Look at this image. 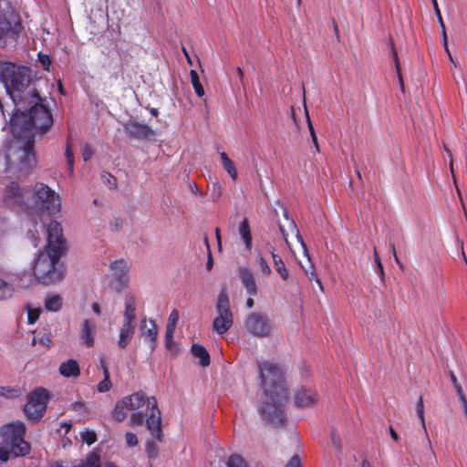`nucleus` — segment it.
Wrapping results in <instances>:
<instances>
[{
    "instance_id": "nucleus-1",
    "label": "nucleus",
    "mask_w": 467,
    "mask_h": 467,
    "mask_svg": "<svg viewBox=\"0 0 467 467\" xmlns=\"http://www.w3.org/2000/svg\"><path fill=\"white\" fill-rule=\"evenodd\" d=\"M0 81L16 106L24 100H28L31 106L28 111L16 109L11 117L10 128L14 139L0 150V171L26 175L36 165L35 134L46 133L53 124V118L44 99L35 89L24 94L30 82L28 67L0 62Z\"/></svg>"
},
{
    "instance_id": "nucleus-2",
    "label": "nucleus",
    "mask_w": 467,
    "mask_h": 467,
    "mask_svg": "<svg viewBox=\"0 0 467 467\" xmlns=\"http://www.w3.org/2000/svg\"><path fill=\"white\" fill-rule=\"evenodd\" d=\"M130 412L129 426L131 428L141 427L144 420L150 434L157 440H161V418L154 397H147L143 392H135L119 400L112 411L113 418L123 421Z\"/></svg>"
},
{
    "instance_id": "nucleus-3",
    "label": "nucleus",
    "mask_w": 467,
    "mask_h": 467,
    "mask_svg": "<svg viewBox=\"0 0 467 467\" xmlns=\"http://www.w3.org/2000/svg\"><path fill=\"white\" fill-rule=\"evenodd\" d=\"M259 371L266 399L261 413L270 424L280 426L285 420L282 402L287 399L282 373L276 365L268 361L259 364Z\"/></svg>"
},
{
    "instance_id": "nucleus-4",
    "label": "nucleus",
    "mask_w": 467,
    "mask_h": 467,
    "mask_svg": "<svg viewBox=\"0 0 467 467\" xmlns=\"http://www.w3.org/2000/svg\"><path fill=\"white\" fill-rule=\"evenodd\" d=\"M50 231L49 245H45L44 250L37 253L31 265L36 281L43 285L55 284L61 280L64 275L59 261L66 250V243L57 242L60 236L57 224H53Z\"/></svg>"
},
{
    "instance_id": "nucleus-5",
    "label": "nucleus",
    "mask_w": 467,
    "mask_h": 467,
    "mask_svg": "<svg viewBox=\"0 0 467 467\" xmlns=\"http://www.w3.org/2000/svg\"><path fill=\"white\" fill-rule=\"evenodd\" d=\"M0 433L3 438L0 446L1 462H7L11 458L29 453L30 445L24 439L26 427L22 421L16 420L3 425Z\"/></svg>"
},
{
    "instance_id": "nucleus-6",
    "label": "nucleus",
    "mask_w": 467,
    "mask_h": 467,
    "mask_svg": "<svg viewBox=\"0 0 467 467\" xmlns=\"http://www.w3.org/2000/svg\"><path fill=\"white\" fill-rule=\"evenodd\" d=\"M26 208L32 214L57 213L61 208L59 194L47 185L37 182L26 198Z\"/></svg>"
},
{
    "instance_id": "nucleus-7",
    "label": "nucleus",
    "mask_w": 467,
    "mask_h": 467,
    "mask_svg": "<svg viewBox=\"0 0 467 467\" xmlns=\"http://www.w3.org/2000/svg\"><path fill=\"white\" fill-rule=\"evenodd\" d=\"M53 224H57L60 230V236L57 242L66 243L62 226L58 222L50 220L48 223H46L42 214H30L26 223V237L34 247H37L44 241L47 242L46 245H49V241H51L50 229Z\"/></svg>"
},
{
    "instance_id": "nucleus-8",
    "label": "nucleus",
    "mask_w": 467,
    "mask_h": 467,
    "mask_svg": "<svg viewBox=\"0 0 467 467\" xmlns=\"http://www.w3.org/2000/svg\"><path fill=\"white\" fill-rule=\"evenodd\" d=\"M215 309L216 317L213 321V330L218 335H223L234 324V316L231 310L230 299L224 289L218 295Z\"/></svg>"
},
{
    "instance_id": "nucleus-9",
    "label": "nucleus",
    "mask_w": 467,
    "mask_h": 467,
    "mask_svg": "<svg viewBox=\"0 0 467 467\" xmlns=\"http://www.w3.org/2000/svg\"><path fill=\"white\" fill-rule=\"evenodd\" d=\"M244 329L255 337L265 338L272 335L274 322L267 315L253 312L245 318Z\"/></svg>"
},
{
    "instance_id": "nucleus-10",
    "label": "nucleus",
    "mask_w": 467,
    "mask_h": 467,
    "mask_svg": "<svg viewBox=\"0 0 467 467\" xmlns=\"http://www.w3.org/2000/svg\"><path fill=\"white\" fill-rule=\"evenodd\" d=\"M47 399L48 394L46 389L40 388L33 391L24 407L26 417L30 420L41 418L46 411Z\"/></svg>"
},
{
    "instance_id": "nucleus-11",
    "label": "nucleus",
    "mask_w": 467,
    "mask_h": 467,
    "mask_svg": "<svg viewBox=\"0 0 467 467\" xmlns=\"http://www.w3.org/2000/svg\"><path fill=\"white\" fill-rule=\"evenodd\" d=\"M27 194L16 182H11L4 190L3 202L11 209L25 210Z\"/></svg>"
},
{
    "instance_id": "nucleus-12",
    "label": "nucleus",
    "mask_w": 467,
    "mask_h": 467,
    "mask_svg": "<svg viewBox=\"0 0 467 467\" xmlns=\"http://www.w3.org/2000/svg\"><path fill=\"white\" fill-rule=\"evenodd\" d=\"M158 327L156 322L151 318L140 320V336L146 342L151 351H153L158 345Z\"/></svg>"
},
{
    "instance_id": "nucleus-13",
    "label": "nucleus",
    "mask_w": 467,
    "mask_h": 467,
    "mask_svg": "<svg viewBox=\"0 0 467 467\" xmlns=\"http://www.w3.org/2000/svg\"><path fill=\"white\" fill-rule=\"evenodd\" d=\"M20 21L11 16L10 19H0V38L16 39L22 31Z\"/></svg>"
},
{
    "instance_id": "nucleus-14",
    "label": "nucleus",
    "mask_w": 467,
    "mask_h": 467,
    "mask_svg": "<svg viewBox=\"0 0 467 467\" xmlns=\"http://www.w3.org/2000/svg\"><path fill=\"white\" fill-rule=\"evenodd\" d=\"M238 275L247 295L250 296H256L258 293V287L254 271L250 267L243 266L239 268Z\"/></svg>"
},
{
    "instance_id": "nucleus-15",
    "label": "nucleus",
    "mask_w": 467,
    "mask_h": 467,
    "mask_svg": "<svg viewBox=\"0 0 467 467\" xmlns=\"http://www.w3.org/2000/svg\"><path fill=\"white\" fill-rule=\"evenodd\" d=\"M136 330V322L122 320L119 330L117 345L119 348L125 349L131 342Z\"/></svg>"
},
{
    "instance_id": "nucleus-16",
    "label": "nucleus",
    "mask_w": 467,
    "mask_h": 467,
    "mask_svg": "<svg viewBox=\"0 0 467 467\" xmlns=\"http://www.w3.org/2000/svg\"><path fill=\"white\" fill-rule=\"evenodd\" d=\"M97 332V325L95 321L86 318L83 320L79 331L80 343L88 348H91L95 344V335Z\"/></svg>"
},
{
    "instance_id": "nucleus-17",
    "label": "nucleus",
    "mask_w": 467,
    "mask_h": 467,
    "mask_svg": "<svg viewBox=\"0 0 467 467\" xmlns=\"http://www.w3.org/2000/svg\"><path fill=\"white\" fill-rule=\"evenodd\" d=\"M137 305L138 300L134 294L127 293L124 296L123 301V318L124 321L136 322L137 319Z\"/></svg>"
},
{
    "instance_id": "nucleus-18",
    "label": "nucleus",
    "mask_w": 467,
    "mask_h": 467,
    "mask_svg": "<svg viewBox=\"0 0 467 467\" xmlns=\"http://www.w3.org/2000/svg\"><path fill=\"white\" fill-rule=\"evenodd\" d=\"M124 128L129 135L138 139H146L152 133L148 125L136 120L127 122Z\"/></svg>"
},
{
    "instance_id": "nucleus-19",
    "label": "nucleus",
    "mask_w": 467,
    "mask_h": 467,
    "mask_svg": "<svg viewBox=\"0 0 467 467\" xmlns=\"http://www.w3.org/2000/svg\"><path fill=\"white\" fill-rule=\"evenodd\" d=\"M316 392L311 389L302 388L296 392L295 402L300 408H308L316 402Z\"/></svg>"
},
{
    "instance_id": "nucleus-20",
    "label": "nucleus",
    "mask_w": 467,
    "mask_h": 467,
    "mask_svg": "<svg viewBox=\"0 0 467 467\" xmlns=\"http://www.w3.org/2000/svg\"><path fill=\"white\" fill-rule=\"evenodd\" d=\"M284 216H285V218L286 220V223H287V230L285 229L284 225H280V231H281L282 234H283L284 240L285 241L287 245H289V242H288L289 234H291L295 235V237L300 243V245L302 246L304 252L306 253V246H305V244L303 243V240H302V238H301V236L299 234V231H298L295 222L288 217V214H287L286 211L285 212Z\"/></svg>"
},
{
    "instance_id": "nucleus-21",
    "label": "nucleus",
    "mask_w": 467,
    "mask_h": 467,
    "mask_svg": "<svg viewBox=\"0 0 467 467\" xmlns=\"http://www.w3.org/2000/svg\"><path fill=\"white\" fill-rule=\"evenodd\" d=\"M59 374L64 378H78L80 375L78 362L75 359H67L62 362L58 368Z\"/></svg>"
},
{
    "instance_id": "nucleus-22",
    "label": "nucleus",
    "mask_w": 467,
    "mask_h": 467,
    "mask_svg": "<svg viewBox=\"0 0 467 467\" xmlns=\"http://www.w3.org/2000/svg\"><path fill=\"white\" fill-rule=\"evenodd\" d=\"M110 269L114 275L123 283L124 285H127L129 283V278L127 274L130 270L129 263L125 260H116L110 265Z\"/></svg>"
},
{
    "instance_id": "nucleus-23",
    "label": "nucleus",
    "mask_w": 467,
    "mask_h": 467,
    "mask_svg": "<svg viewBox=\"0 0 467 467\" xmlns=\"http://www.w3.org/2000/svg\"><path fill=\"white\" fill-rule=\"evenodd\" d=\"M239 235L241 240L243 241L245 250L247 252H251L253 244H252V234L249 226L248 220L244 218L239 225Z\"/></svg>"
},
{
    "instance_id": "nucleus-24",
    "label": "nucleus",
    "mask_w": 467,
    "mask_h": 467,
    "mask_svg": "<svg viewBox=\"0 0 467 467\" xmlns=\"http://www.w3.org/2000/svg\"><path fill=\"white\" fill-rule=\"evenodd\" d=\"M62 297L57 294H48L45 298V307L48 311L57 312L62 306Z\"/></svg>"
},
{
    "instance_id": "nucleus-25",
    "label": "nucleus",
    "mask_w": 467,
    "mask_h": 467,
    "mask_svg": "<svg viewBox=\"0 0 467 467\" xmlns=\"http://www.w3.org/2000/svg\"><path fill=\"white\" fill-rule=\"evenodd\" d=\"M192 355L200 359V364L203 367L210 363V356L207 350L201 345L194 344L192 347Z\"/></svg>"
},
{
    "instance_id": "nucleus-26",
    "label": "nucleus",
    "mask_w": 467,
    "mask_h": 467,
    "mask_svg": "<svg viewBox=\"0 0 467 467\" xmlns=\"http://www.w3.org/2000/svg\"><path fill=\"white\" fill-rule=\"evenodd\" d=\"M220 158L222 161V165L225 171L230 175V177L235 181L237 179V171L234 164V162L231 161V159L228 157V155L223 151L220 153Z\"/></svg>"
},
{
    "instance_id": "nucleus-27",
    "label": "nucleus",
    "mask_w": 467,
    "mask_h": 467,
    "mask_svg": "<svg viewBox=\"0 0 467 467\" xmlns=\"http://www.w3.org/2000/svg\"><path fill=\"white\" fill-rule=\"evenodd\" d=\"M271 254H272L275 271L281 275L282 279L287 280L288 271H287L282 258L275 253L274 248H272V250H271Z\"/></svg>"
},
{
    "instance_id": "nucleus-28",
    "label": "nucleus",
    "mask_w": 467,
    "mask_h": 467,
    "mask_svg": "<svg viewBox=\"0 0 467 467\" xmlns=\"http://www.w3.org/2000/svg\"><path fill=\"white\" fill-rule=\"evenodd\" d=\"M15 292L16 288L14 285L0 277V301L12 298Z\"/></svg>"
},
{
    "instance_id": "nucleus-29",
    "label": "nucleus",
    "mask_w": 467,
    "mask_h": 467,
    "mask_svg": "<svg viewBox=\"0 0 467 467\" xmlns=\"http://www.w3.org/2000/svg\"><path fill=\"white\" fill-rule=\"evenodd\" d=\"M25 308L27 313L28 324H30V325L35 324L42 312V308L40 306H35L33 304H26Z\"/></svg>"
},
{
    "instance_id": "nucleus-30",
    "label": "nucleus",
    "mask_w": 467,
    "mask_h": 467,
    "mask_svg": "<svg viewBox=\"0 0 467 467\" xmlns=\"http://www.w3.org/2000/svg\"><path fill=\"white\" fill-rule=\"evenodd\" d=\"M191 81L196 95L200 98L204 96V89L202 83L200 82L199 76L195 70L190 72Z\"/></svg>"
},
{
    "instance_id": "nucleus-31",
    "label": "nucleus",
    "mask_w": 467,
    "mask_h": 467,
    "mask_svg": "<svg viewBox=\"0 0 467 467\" xmlns=\"http://www.w3.org/2000/svg\"><path fill=\"white\" fill-rule=\"evenodd\" d=\"M75 467H101L99 455L97 452H91L84 462Z\"/></svg>"
},
{
    "instance_id": "nucleus-32",
    "label": "nucleus",
    "mask_w": 467,
    "mask_h": 467,
    "mask_svg": "<svg viewBox=\"0 0 467 467\" xmlns=\"http://www.w3.org/2000/svg\"><path fill=\"white\" fill-rule=\"evenodd\" d=\"M256 261L258 265V269L262 275L268 276L272 273V270L267 261L263 257L261 254H257Z\"/></svg>"
},
{
    "instance_id": "nucleus-33",
    "label": "nucleus",
    "mask_w": 467,
    "mask_h": 467,
    "mask_svg": "<svg viewBox=\"0 0 467 467\" xmlns=\"http://www.w3.org/2000/svg\"><path fill=\"white\" fill-rule=\"evenodd\" d=\"M103 376V379L97 386V389L100 393L108 392L112 388V383L109 379V371L105 370V375Z\"/></svg>"
},
{
    "instance_id": "nucleus-34",
    "label": "nucleus",
    "mask_w": 467,
    "mask_h": 467,
    "mask_svg": "<svg viewBox=\"0 0 467 467\" xmlns=\"http://www.w3.org/2000/svg\"><path fill=\"white\" fill-rule=\"evenodd\" d=\"M65 157L67 164V170L69 173L72 174L74 171V154L68 142L66 146Z\"/></svg>"
},
{
    "instance_id": "nucleus-35",
    "label": "nucleus",
    "mask_w": 467,
    "mask_h": 467,
    "mask_svg": "<svg viewBox=\"0 0 467 467\" xmlns=\"http://www.w3.org/2000/svg\"><path fill=\"white\" fill-rule=\"evenodd\" d=\"M416 413L419 417V420L420 421L423 431L426 432V426H425V420H424V406H423V400H422L421 397H420V399L418 400V402L416 405Z\"/></svg>"
},
{
    "instance_id": "nucleus-36",
    "label": "nucleus",
    "mask_w": 467,
    "mask_h": 467,
    "mask_svg": "<svg viewBox=\"0 0 467 467\" xmlns=\"http://www.w3.org/2000/svg\"><path fill=\"white\" fill-rule=\"evenodd\" d=\"M80 437L83 442H86L88 445H91L97 440L96 433L90 430H85L80 432Z\"/></svg>"
},
{
    "instance_id": "nucleus-37",
    "label": "nucleus",
    "mask_w": 467,
    "mask_h": 467,
    "mask_svg": "<svg viewBox=\"0 0 467 467\" xmlns=\"http://www.w3.org/2000/svg\"><path fill=\"white\" fill-rule=\"evenodd\" d=\"M176 328L167 327L165 331V346L169 350H172L174 347L173 337Z\"/></svg>"
},
{
    "instance_id": "nucleus-38",
    "label": "nucleus",
    "mask_w": 467,
    "mask_h": 467,
    "mask_svg": "<svg viewBox=\"0 0 467 467\" xmlns=\"http://www.w3.org/2000/svg\"><path fill=\"white\" fill-rule=\"evenodd\" d=\"M227 467H247L244 459L238 455H232L227 462Z\"/></svg>"
},
{
    "instance_id": "nucleus-39",
    "label": "nucleus",
    "mask_w": 467,
    "mask_h": 467,
    "mask_svg": "<svg viewBox=\"0 0 467 467\" xmlns=\"http://www.w3.org/2000/svg\"><path fill=\"white\" fill-rule=\"evenodd\" d=\"M179 317H180L179 311L177 309H173L170 313V316L168 317V322H167V326L166 327H171V328H176Z\"/></svg>"
},
{
    "instance_id": "nucleus-40",
    "label": "nucleus",
    "mask_w": 467,
    "mask_h": 467,
    "mask_svg": "<svg viewBox=\"0 0 467 467\" xmlns=\"http://www.w3.org/2000/svg\"><path fill=\"white\" fill-rule=\"evenodd\" d=\"M393 57H394V62H395V67H396L397 76H398V79H399V84H400L401 91L403 92L404 91V83H403V78H402V76L400 73V61H399L398 56L395 51H393Z\"/></svg>"
},
{
    "instance_id": "nucleus-41",
    "label": "nucleus",
    "mask_w": 467,
    "mask_h": 467,
    "mask_svg": "<svg viewBox=\"0 0 467 467\" xmlns=\"http://www.w3.org/2000/svg\"><path fill=\"white\" fill-rule=\"evenodd\" d=\"M138 437L130 431L125 433V442L128 447H134L138 444Z\"/></svg>"
},
{
    "instance_id": "nucleus-42",
    "label": "nucleus",
    "mask_w": 467,
    "mask_h": 467,
    "mask_svg": "<svg viewBox=\"0 0 467 467\" xmlns=\"http://www.w3.org/2000/svg\"><path fill=\"white\" fill-rule=\"evenodd\" d=\"M38 61L40 62L45 70H49V67L51 66V58L48 55L39 53Z\"/></svg>"
},
{
    "instance_id": "nucleus-43",
    "label": "nucleus",
    "mask_w": 467,
    "mask_h": 467,
    "mask_svg": "<svg viewBox=\"0 0 467 467\" xmlns=\"http://www.w3.org/2000/svg\"><path fill=\"white\" fill-rule=\"evenodd\" d=\"M374 260H375V271L380 275V276H383L384 275V269H383V266L381 265V262H380V259H379V256L378 254V252L376 249H374Z\"/></svg>"
},
{
    "instance_id": "nucleus-44",
    "label": "nucleus",
    "mask_w": 467,
    "mask_h": 467,
    "mask_svg": "<svg viewBox=\"0 0 467 467\" xmlns=\"http://www.w3.org/2000/svg\"><path fill=\"white\" fill-rule=\"evenodd\" d=\"M36 342H38L39 344L43 345V346H47V347H49L51 346L52 344V340L50 338V337L48 335H43L42 337H40L39 338H36V337L33 338V345H36Z\"/></svg>"
},
{
    "instance_id": "nucleus-45",
    "label": "nucleus",
    "mask_w": 467,
    "mask_h": 467,
    "mask_svg": "<svg viewBox=\"0 0 467 467\" xmlns=\"http://www.w3.org/2000/svg\"><path fill=\"white\" fill-rule=\"evenodd\" d=\"M16 390L7 387H0V396L5 398H15L16 396Z\"/></svg>"
},
{
    "instance_id": "nucleus-46",
    "label": "nucleus",
    "mask_w": 467,
    "mask_h": 467,
    "mask_svg": "<svg viewBox=\"0 0 467 467\" xmlns=\"http://www.w3.org/2000/svg\"><path fill=\"white\" fill-rule=\"evenodd\" d=\"M306 119H307V126H308V129H309V131H310V134H311V138H312L313 143H314L316 149L318 150L317 138L315 130L313 128V125H312V123L310 121V119H309V116H308L307 113H306Z\"/></svg>"
},
{
    "instance_id": "nucleus-47",
    "label": "nucleus",
    "mask_w": 467,
    "mask_h": 467,
    "mask_svg": "<svg viewBox=\"0 0 467 467\" xmlns=\"http://www.w3.org/2000/svg\"><path fill=\"white\" fill-rule=\"evenodd\" d=\"M222 194V188L218 182L213 184V200L217 201Z\"/></svg>"
},
{
    "instance_id": "nucleus-48",
    "label": "nucleus",
    "mask_w": 467,
    "mask_h": 467,
    "mask_svg": "<svg viewBox=\"0 0 467 467\" xmlns=\"http://www.w3.org/2000/svg\"><path fill=\"white\" fill-rule=\"evenodd\" d=\"M93 155V150L90 146L86 145L82 149V158L85 161H88Z\"/></svg>"
},
{
    "instance_id": "nucleus-49",
    "label": "nucleus",
    "mask_w": 467,
    "mask_h": 467,
    "mask_svg": "<svg viewBox=\"0 0 467 467\" xmlns=\"http://www.w3.org/2000/svg\"><path fill=\"white\" fill-rule=\"evenodd\" d=\"M285 467H301V461L297 455H294Z\"/></svg>"
},
{
    "instance_id": "nucleus-50",
    "label": "nucleus",
    "mask_w": 467,
    "mask_h": 467,
    "mask_svg": "<svg viewBox=\"0 0 467 467\" xmlns=\"http://www.w3.org/2000/svg\"><path fill=\"white\" fill-rule=\"evenodd\" d=\"M305 269V272L306 274H309L311 275V277H315L317 283L319 285V286L321 287V282L320 280L317 278L315 271H314V267L312 265H309V269H306V268H304Z\"/></svg>"
},
{
    "instance_id": "nucleus-51",
    "label": "nucleus",
    "mask_w": 467,
    "mask_h": 467,
    "mask_svg": "<svg viewBox=\"0 0 467 467\" xmlns=\"http://www.w3.org/2000/svg\"><path fill=\"white\" fill-rule=\"evenodd\" d=\"M389 247H390V251H391V253L393 254L395 262L398 264V265L400 267H402V264L400 263V259H399V257H398V255L396 254L394 244L390 243Z\"/></svg>"
},
{
    "instance_id": "nucleus-52",
    "label": "nucleus",
    "mask_w": 467,
    "mask_h": 467,
    "mask_svg": "<svg viewBox=\"0 0 467 467\" xmlns=\"http://www.w3.org/2000/svg\"><path fill=\"white\" fill-rule=\"evenodd\" d=\"M434 9H435V13H436V15L438 16V20H439V24H440L441 27L444 28L445 26H444V23H443V20H442V17H441V11H440L439 7L436 6V8H434Z\"/></svg>"
},
{
    "instance_id": "nucleus-53",
    "label": "nucleus",
    "mask_w": 467,
    "mask_h": 467,
    "mask_svg": "<svg viewBox=\"0 0 467 467\" xmlns=\"http://www.w3.org/2000/svg\"><path fill=\"white\" fill-rule=\"evenodd\" d=\"M146 450L150 457H154L156 455V450L153 445L148 444Z\"/></svg>"
},
{
    "instance_id": "nucleus-54",
    "label": "nucleus",
    "mask_w": 467,
    "mask_h": 467,
    "mask_svg": "<svg viewBox=\"0 0 467 467\" xmlns=\"http://www.w3.org/2000/svg\"><path fill=\"white\" fill-rule=\"evenodd\" d=\"M92 310H93V312L96 315L99 316L101 314V306H100V305L99 303H93L92 304Z\"/></svg>"
},
{
    "instance_id": "nucleus-55",
    "label": "nucleus",
    "mask_w": 467,
    "mask_h": 467,
    "mask_svg": "<svg viewBox=\"0 0 467 467\" xmlns=\"http://www.w3.org/2000/svg\"><path fill=\"white\" fill-rule=\"evenodd\" d=\"M213 265V258H212V255H211V253H209V256H208V260L206 262V268L208 270H211L212 267Z\"/></svg>"
},
{
    "instance_id": "nucleus-56",
    "label": "nucleus",
    "mask_w": 467,
    "mask_h": 467,
    "mask_svg": "<svg viewBox=\"0 0 467 467\" xmlns=\"http://www.w3.org/2000/svg\"><path fill=\"white\" fill-rule=\"evenodd\" d=\"M441 35H442V44H443V46H446V43H448V38H447V33H446L445 27L441 28Z\"/></svg>"
},
{
    "instance_id": "nucleus-57",
    "label": "nucleus",
    "mask_w": 467,
    "mask_h": 467,
    "mask_svg": "<svg viewBox=\"0 0 467 467\" xmlns=\"http://www.w3.org/2000/svg\"><path fill=\"white\" fill-rule=\"evenodd\" d=\"M99 364H100V368H101V369L103 371V375H105V369H106V371H109V368L107 366V363H106L105 359H101Z\"/></svg>"
},
{
    "instance_id": "nucleus-58",
    "label": "nucleus",
    "mask_w": 467,
    "mask_h": 467,
    "mask_svg": "<svg viewBox=\"0 0 467 467\" xmlns=\"http://www.w3.org/2000/svg\"><path fill=\"white\" fill-rule=\"evenodd\" d=\"M389 434L394 441L398 440V434L396 433L392 427H389Z\"/></svg>"
},
{
    "instance_id": "nucleus-59",
    "label": "nucleus",
    "mask_w": 467,
    "mask_h": 467,
    "mask_svg": "<svg viewBox=\"0 0 467 467\" xmlns=\"http://www.w3.org/2000/svg\"><path fill=\"white\" fill-rule=\"evenodd\" d=\"M459 399L462 402V405L467 404V400L463 393H460Z\"/></svg>"
},
{
    "instance_id": "nucleus-60",
    "label": "nucleus",
    "mask_w": 467,
    "mask_h": 467,
    "mask_svg": "<svg viewBox=\"0 0 467 467\" xmlns=\"http://www.w3.org/2000/svg\"><path fill=\"white\" fill-rule=\"evenodd\" d=\"M246 306H247L248 308H252L254 306V299L249 297L246 300Z\"/></svg>"
},
{
    "instance_id": "nucleus-61",
    "label": "nucleus",
    "mask_w": 467,
    "mask_h": 467,
    "mask_svg": "<svg viewBox=\"0 0 467 467\" xmlns=\"http://www.w3.org/2000/svg\"><path fill=\"white\" fill-rule=\"evenodd\" d=\"M61 426L66 429V432H67L71 427L70 423H68L67 421L62 422Z\"/></svg>"
},
{
    "instance_id": "nucleus-62",
    "label": "nucleus",
    "mask_w": 467,
    "mask_h": 467,
    "mask_svg": "<svg viewBox=\"0 0 467 467\" xmlns=\"http://www.w3.org/2000/svg\"><path fill=\"white\" fill-rule=\"evenodd\" d=\"M236 72H237V75H238L239 78L242 79L243 77H244V72H243L242 68L241 67H237Z\"/></svg>"
},
{
    "instance_id": "nucleus-63",
    "label": "nucleus",
    "mask_w": 467,
    "mask_h": 467,
    "mask_svg": "<svg viewBox=\"0 0 467 467\" xmlns=\"http://www.w3.org/2000/svg\"><path fill=\"white\" fill-rule=\"evenodd\" d=\"M362 467H371V465L368 461L365 460L362 462Z\"/></svg>"
},
{
    "instance_id": "nucleus-64",
    "label": "nucleus",
    "mask_w": 467,
    "mask_h": 467,
    "mask_svg": "<svg viewBox=\"0 0 467 467\" xmlns=\"http://www.w3.org/2000/svg\"><path fill=\"white\" fill-rule=\"evenodd\" d=\"M362 467H371V465L368 461L365 460L362 462Z\"/></svg>"
}]
</instances>
